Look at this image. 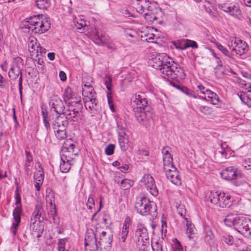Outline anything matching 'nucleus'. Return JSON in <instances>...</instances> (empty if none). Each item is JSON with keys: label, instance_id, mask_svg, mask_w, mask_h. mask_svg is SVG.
<instances>
[{"label": "nucleus", "instance_id": "nucleus-21", "mask_svg": "<svg viewBox=\"0 0 251 251\" xmlns=\"http://www.w3.org/2000/svg\"><path fill=\"white\" fill-rule=\"evenodd\" d=\"M67 118L65 115H59L52 121L53 128L55 129H66L69 125Z\"/></svg>", "mask_w": 251, "mask_h": 251}, {"label": "nucleus", "instance_id": "nucleus-5", "mask_svg": "<svg viewBox=\"0 0 251 251\" xmlns=\"http://www.w3.org/2000/svg\"><path fill=\"white\" fill-rule=\"evenodd\" d=\"M147 106L134 108L133 111L135 117L139 123L144 125H147L151 120L152 113L147 110Z\"/></svg>", "mask_w": 251, "mask_h": 251}, {"label": "nucleus", "instance_id": "nucleus-24", "mask_svg": "<svg viewBox=\"0 0 251 251\" xmlns=\"http://www.w3.org/2000/svg\"><path fill=\"white\" fill-rule=\"evenodd\" d=\"M240 217L241 216L237 214L230 213L226 216V218L224 219V222L227 226L229 227L234 226L236 229V225L238 223Z\"/></svg>", "mask_w": 251, "mask_h": 251}, {"label": "nucleus", "instance_id": "nucleus-42", "mask_svg": "<svg viewBox=\"0 0 251 251\" xmlns=\"http://www.w3.org/2000/svg\"><path fill=\"white\" fill-rule=\"evenodd\" d=\"M55 136L60 140H63L67 137L66 129H55Z\"/></svg>", "mask_w": 251, "mask_h": 251}, {"label": "nucleus", "instance_id": "nucleus-30", "mask_svg": "<svg viewBox=\"0 0 251 251\" xmlns=\"http://www.w3.org/2000/svg\"><path fill=\"white\" fill-rule=\"evenodd\" d=\"M221 193V192L215 191H211L208 194V199L210 200L212 203L217 206L219 201V197Z\"/></svg>", "mask_w": 251, "mask_h": 251}, {"label": "nucleus", "instance_id": "nucleus-37", "mask_svg": "<svg viewBox=\"0 0 251 251\" xmlns=\"http://www.w3.org/2000/svg\"><path fill=\"white\" fill-rule=\"evenodd\" d=\"M40 169L34 174V179L35 181H43L44 178V173L43 169L41 167V165H39Z\"/></svg>", "mask_w": 251, "mask_h": 251}, {"label": "nucleus", "instance_id": "nucleus-18", "mask_svg": "<svg viewBox=\"0 0 251 251\" xmlns=\"http://www.w3.org/2000/svg\"><path fill=\"white\" fill-rule=\"evenodd\" d=\"M198 88L201 94L207 95L208 101H210L212 104L216 105L218 104L219 101V97L215 93L209 89H206L202 84H199Z\"/></svg>", "mask_w": 251, "mask_h": 251}, {"label": "nucleus", "instance_id": "nucleus-12", "mask_svg": "<svg viewBox=\"0 0 251 251\" xmlns=\"http://www.w3.org/2000/svg\"><path fill=\"white\" fill-rule=\"evenodd\" d=\"M50 27V23L49 18H46L43 21L40 19L38 20L37 23L34 26H29L28 29L35 33L42 34L47 30Z\"/></svg>", "mask_w": 251, "mask_h": 251}, {"label": "nucleus", "instance_id": "nucleus-64", "mask_svg": "<svg viewBox=\"0 0 251 251\" xmlns=\"http://www.w3.org/2000/svg\"><path fill=\"white\" fill-rule=\"evenodd\" d=\"M38 219H34V217L33 216V215H32L31 219H30V228L34 230L35 226L34 224H35L36 222L37 221V220Z\"/></svg>", "mask_w": 251, "mask_h": 251}, {"label": "nucleus", "instance_id": "nucleus-3", "mask_svg": "<svg viewBox=\"0 0 251 251\" xmlns=\"http://www.w3.org/2000/svg\"><path fill=\"white\" fill-rule=\"evenodd\" d=\"M15 204L16 207L13 212V219L14 222L12 223L10 231L13 236H15L17 233L19 224L21 222V215L22 213V205L20 195L17 189L15 191Z\"/></svg>", "mask_w": 251, "mask_h": 251}, {"label": "nucleus", "instance_id": "nucleus-11", "mask_svg": "<svg viewBox=\"0 0 251 251\" xmlns=\"http://www.w3.org/2000/svg\"><path fill=\"white\" fill-rule=\"evenodd\" d=\"M49 104L51 109L57 114L63 115L65 110V106L62 100L57 95H53L50 97Z\"/></svg>", "mask_w": 251, "mask_h": 251}, {"label": "nucleus", "instance_id": "nucleus-49", "mask_svg": "<svg viewBox=\"0 0 251 251\" xmlns=\"http://www.w3.org/2000/svg\"><path fill=\"white\" fill-rule=\"evenodd\" d=\"M115 149V145L110 144L105 149V153L107 155H111L113 154Z\"/></svg>", "mask_w": 251, "mask_h": 251}, {"label": "nucleus", "instance_id": "nucleus-28", "mask_svg": "<svg viewBox=\"0 0 251 251\" xmlns=\"http://www.w3.org/2000/svg\"><path fill=\"white\" fill-rule=\"evenodd\" d=\"M84 100V105L86 109L89 108L90 110L94 109L97 106V100L95 96H85Z\"/></svg>", "mask_w": 251, "mask_h": 251}, {"label": "nucleus", "instance_id": "nucleus-26", "mask_svg": "<svg viewBox=\"0 0 251 251\" xmlns=\"http://www.w3.org/2000/svg\"><path fill=\"white\" fill-rule=\"evenodd\" d=\"M32 215L34 219H39L40 217H42V220L46 219V215L44 212L43 204L41 201H38L36 203Z\"/></svg>", "mask_w": 251, "mask_h": 251}, {"label": "nucleus", "instance_id": "nucleus-15", "mask_svg": "<svg viewBox=\"0 0 251 251\" xmlns=\"http://www.w3.org/2000/svg\"><path fill=\"white\" fill-rule=\"evenodd\" d=\"M135 234L138 237L137 244L140 245L142 243L143 245L145 246L149 238L147 229L143 224L139 223L137 225Z\"/></svg>", "mask_w": 251, "mask_h": 251}, {"label": "nucleus", "instance_id": "nucleus-43", "mask_svg": "<svg viewBox=\"0 0 251 251\" xmlns=\"http://www.w3.org/2000/svg\"><path fill=\"white\" fill-rule=\"evenodd\" d=\"M74 162H67L66 161H62L60 165V169L63 173H67L70 169L71 166Z\"/></svg>", "mask_w": 251, "mask_h": 251}, {"label": "nucleus", "instance_id": "nucleus-22", "mask_svg": "<svg viewBox=\"0 0 251 251\" xmlns=\"http://www.w3.org/2000/svg\"><path fill=\"white\" fill-rule=\"evenodd\" d=\"M237 175L236 169L232 166L226 167L221 173L222 177L226 180L234 179L236 178Z\"/></svg>", "mask_w": 251, "mask_h": 251}, {"label": "nucleus", "instance_id": "nucleus-60", "mask_svg": "<svg viewBox=\"0 0 251 251\" xmlns=\"http://www.w3.org/2000/svg\"><path fill=\"white\" fill-rule=\"evenodd\" d=\"M39 19L34 17H31L29 21H28V25H27L28 28L29 27V26H34L37 23L38 20Z\"/></svg>", "mask_w": 251, "mask_h": 251}, {"label": "nucleus", "instance_id": "nucleus-63", "mask_svg": "<svg viewBox=\"0 0 251 251\" xmlns=\"http://www.w3.org/2000/svg\"><path fill=\"white\" fill-rule=\"evenodd\" d=\"M207 229L208 230V231H207L208 233H207V235L205 236V240H211L213 238L214 235L212 234V233L211 232V230L209 229V227H208L207 228H205L206 230Z\"/></svg>", "mask_w": 251, "mask_h": 251}, {"label": "nucleus", "instance_id": "nucleus-36", "mask_svg": "<svg viewBox=\"0 0 251 251\" xmlns=\"http://www.w3.org/2000/svg\"><path fill=\"white\" fill-rule=\"evenodd\" d=\"M36 5L37 7L40 9H47L50 5L49 0H36Z\"/></svg>", "mask_w": 251, "mask_h": 251}, {"label": "nucleus", "instance_id": "nucleus-27", "mask_svg": "<svg viewBox=\"0 0 251 251\" xmlns=\"http://www.w3.org/2000/svg\"><path fill=\"white\" fill-rule=\"evenodd\" d=\"M112 241V235L110 233H107L105 231H100V234H99L97 242L102 244H111Z\"/></svg>", "mask_w": 251, "mask_h": 251}, {"label": "nucleus", "instance_id": "nucleus-14", "mask_svg": "<svg viewBox=\"0 0 251 251\" xmlns=\"http://www.w3.org/2000/svg\"><path fill=\"white\" fill-rule=\"evenodd\" d=\"M141 182L146 186L150 193L153 196H157L158 189L155 185L153 178L150 175H145L141 180Z\"/></svg>", "mask_w": 251, "mask_h": 251}, {"label": "nucleus", "instance_id": "nucleus-48", "mask_svg": "<svg viewBox=\"0 0 251 251\" xmlns=\"http://www.w3.org/2000/svg\"><path fill=\"white\" fill-rule=\"evenodd\" d=\"M217 48L223 54L226 56L231 58L232 55L221 44H217Z\"/></svg>", "mask_w": 251, "mask_h": 251}, {"label": "nucleus", "instance_id": "nucleus-56", "mask_svg": "<svg viewBox=\"0 0 251 251\" xmlns=\"http://www.w3.org/2000/svg\"><path fill=\"white\" fill-rule=\"evenodd\" d=\"M125 137L124 136H119V143L120 148L122 151H125L126 149L125 143Z\"/></svg>", "mask_w": 251, "mask_h": 251}, {"label": "nucleus", "instance_id": "nucleus-8", "mask_svg": "<svg viewBox=\"0 0 251 251\" xmlns=\"http://www.w3.org/2000/svg\"><path fill=\"white\" fill-rule=\"evenodd\" d=\"M163 170L167 178L172 183L176 186H180L181 184V177L174 165H172L171 167H166V168H163Z\"/></svg>", "mask_w": 251, "mask_h": 251}, {"label": "nucleus", "instance_id": "nucleus-35", "mask_svg": "<svg viewBox=\"0 0 251 251\" xmlns=\"http://www.w3.org/2000/svg\"><path fill=\"white\" fill-rule=\"evenodd\" d=\"M46 202L49 205H53L54 203L55 196L54 194L51 189H49L47 192L46 196Z\"/></svg>", "mask_w": 251, "mask_h": 251}, {"label": "nucleus", "instance_id": "nucleus-59", "mask_svg": "<svg viewBox=\"0 0 251 251\" xmlns=\"http://www.w3.org/2000/svg\"><path fill=\"white\" fill-rule=\"evenodd\" d=\"M219 7L223 11L226 12H229L230 14L233 9V6H228L226 4H224V5H220Z\"/></svg>", "mask_w": 251, "mask_h": 251}, {"label": "nucleus", "instance_id": "nucleus-2", "mask_svg": "<svg viewBox=\"0 0 251 251\" xmlns=\"http://www.w3.org/2000/svg\"><path fill=\"white\" fill-rule=\"evenodd\" d=\"M67 109L65 110L63 115H65L68 120L74 122H80L83 117L82 109V104L81 102H68Z\"/></svg>", "mask_w": 251, "mask_h": 251}, {"label": "nucleus", "instance_id": "nucleus-58", "mask_svg": "<svg viewBox=\"0 0 251 251\" xmlns=\"http://www.w3.org/2000/svg\"><path fill=\"white\" fill-rule=\"evenodd\" d=\"M244 168L247 170L251 169V159L248 158L246 159L243 162V164Z\"/></svg>", "mask_w": 251, "mask_h": 251}, {"label": "nucleus", "instance_id": "nucleus-34", "mask_svg": "<svg viewBox=\"0 0 251 251\" xmlns=\"http://www.w3.org/2000/svg\"><path fill=\"white\" fill-rule=\"evenodd\" d=\"M161 53H159L156 55L154 58H152L151 64L152 67L156 70L160 71L161 69Z\"/></svg>", "mask_w": 251, "mask_h": 251}, {"label": "nucleus", "instance_id": "nucleus-9", "mask_svg": "<svg viewBox=\"0 0 251 251\" xmlns=\"http://www.w3.org/2000/svg\"><path fill=\"white\" fill-rule=\"evenodd\" d=\"M169 78L179 81L185 78V74L182 68L176 63H174L165 75Z\"/></svg>", "mask_w": 251, "mask_h": 251}, {"label": "nucleus", "instance_id": "nucleus-16", "mask_svg": "<svg viewBox=\"0 0 251 251\" xmlns=\"http://www.w3.org/2000/svg\"><path fill=\"white\" fill-rule=\"evenodd\" d=\"M133 109L135 107L147 106L148 101L144 93L140 92L133 95L130 100Z\"/></svg>", "mask_w": 251, "mask_h": 251}, {"label": "nucleus", "instance_id": "nucleus-17", "mask_svg": "<svg viewBox=\"0 0 251 251\" xmlns=\"http://www.w3.org/2000/svg\"><path fill=\"white\" fill-rule=\"evenodd\" d=\"M160 12V9L156 7L154 3H151L143 14L147 21L153 22L157 20L158 16L157 15Z\"/></svg>", "mask_w": 251, "mask_h": 251}, {"label": "nucleus", "instance_id": "nucleus-62", "mask_svg": "<svg viewBox=\"0 0 251 251\" xmlns=\"http://www.w3.org/2000/svg\"><path fill=\"white\" fill-rule=\"evenodd\" d=\"M126 180V178H122V179H121V177L120 176H119L118 177H116V181L118 183V184H120L122 186V187L123 188V189L124 190H125V189H124V187H125V186L124 185V184H125V181Z\"/></svg>", "mask_w": 251, "mask_h": 251}, {"label": "nucleus", "instance_id": "nucleus-33", "mask_svg": "<svg viewBox=\"0 0 251 251\" xmlns=\"http://www.w3.org/2000/svg\"><path fill=\"white\" fill-rule=\"evenodd\" d=\"M130 37L132 40L128 39L129 41L133 44H136L138 41V33L135 30L126 28V38Z\"/></svg>", "mask_w": 251, "mask_h": 251}, {"label": "nucleus", "instance_id": "nucleus-10", "mask_svg": "<svg viewBox=\"0 0 251 251\" xmlns=\"http://www.w3.org/2000/svg\"><path fill=\"white\" fill-rule=\"evenodd\" d=\"M100 234V231H99L97 228H96L95 233H94L92 230L87 231L85 237V246L86 250H90V249H94V247H96L98 235Z\"/></svg>", "mask_w": 251, "mask_h": 251}, {"label": "nucleus", "instance_id": "nucleus-52", "mask_svg": "<svg viewBox=\"0 0 251 251\" xmlns=\"http://www.w3.org/2000/svg\"><path fill=\"white\" fill-rule=\"evenodd\" d=\"M200 109L201 112L207 115L211 114L212 112V109L207 106H201Z\"/></svg>", "mask_w": 251, "mask_h": 251}, {"label": "nucleus", "instance_id": "nucleus-41", "mask_svg": "<svg viewBox=\"0 0 251 251\" xmlns=\"http://www.w3.org/2000/svg\"><path fill=\"white\" fill-rule=\"evenodd\" d=\"M82 93L83 94H84V93L86 94V96H95V94L94 89L91 84H85L83 88Z\"/></svg>", "mask_w": 251, "mask_h": 251}, {"label": "nucleus", "instance_id": "nucleus-51", "mask_svg": "<svg viewBox=\"0 0 251 251\" xmlns=\"http://www.w3.org/2000/svg\"><path fill=\"white\" fill-rule=\"evenodd\" d=\"M25 155L26 161L25 163V166L26 168V170H27V168L30 166V164L32 161L33 159L31 153L27 151H25Z\"/></svg>", "mask_w": 251, "mask_h": 251}, {"label": "nucleus", "instance_id": "nucleus-50", "mask_svg": "<svg viewBox=\"0 0 251 251\" xmlns=\"http://www.w3.org/2000/svg\"><path fill=\"white\" fill-rule=\"evenodd\" d=\"M222 240L228 245H231L233 243V237L229 235H225L222 237Z\"/></svg>", "mask_w": 251, "mask_h": 251}, {"label": "nucleus", "instance_id": "nucleus-6", "mask_svg": "<svg viewBox=\"0 0 251 251\" xmlns=\"http://www.w3.org/2000/svg\"><path fill=\"white\" fill-rule=\"evenodd\" d=\"M228 47L236 54L241 55L247 50L248 46L247 44L239 39L232 38L228 42Z\"/></svg>", "mask_w": 251, "mask_h": 251}, {"label": "nucleus", "instance_id": "nucleus-1", "mask_svg": "<svg viewBox=\"0 0 251 251\" xmlns=\"http://www.w3.org/2000/svg\"><path fill=\"white\" fill-rule=\"evenodd\" d=\"M135 207L137 211L142 215L150 214L152 217L156 216V207L155 204L143 196L136 198Z\"/></svg>", "mask_w": 251, "mask_h": 251}, {"label": "nucleus", "instance_id": "nucleus-39", "mask_svg": "<svg viewBox=\"0 0 251 251\" xmlns=\"http://www.w3.org/2000/svg\"><path fill=\"white\" fill-rule=\"evenodd\" d=\"M187 39H181L176 42H175L174 45L176 49L184 50L187 49Z\"/></svg>", "mask_w": 251, "mask_h": 251}, {"label": "nucleus", "instance_id": "nucleus-13", "mask_svg": "<svg viewBox=\"0 0 251 251\" xmlns=\"http://www.w3.org/2000/svg\"><path fill=\"white\" fill-rule=\"evenodd\" d=\"M129 5L140 14H143L151 4L148 0H127Z\"/></svg>", "mask_w": 251, "mask_h": 251}, {"label": "nucleus", "instance_id": "nucleus-31", "mask_svg": "<svg viewBox=\"0 0 251 251\" xmlns=\"http://www.w3.org/2000/svg\"><path fill=\"white\" fill-rule=\"evenodd\" d=\"M20 74L22 76V73L18 66L11 68L8 72V76L11 79H16Z\"/></svg>", "mask_w": 251, "mask_h": 251}, {"label": "nucleus", "instance_id": "nucleus-55", "mask_svg": "<svg viewBox=\"0 0 251 251\" xmlns=\"http://www.w3.org/2000/svg\"><path fill=\"white\" fill-rule=\"evenodd\" d=\"M187 49L188 48H192V49H197L198 46L196 42L191 40L187 39Z\"/></svg>", "mask_w": 251, "mask_h": 251}, {"label": "nucleus", "instance_id": "nucleus-40", "mask_svg": "<svg viewBox=\"0 0 251 251\" xmlns=\"http://www.w3.org/2000/svg\"><path fill=\"white\" fill-rule=\"evenodd\" d=\"M185 221H186V225L187 226L186 233L188 234V237L190 239L192 238L191 235L194 233V230L193 228L194 225L192 224L191 222L189 221L187 218H185Z\"/></svg>", "mask_w": 251, "mask_h": 251}, {"label": "nucleus", "instance_id": "nucleus-47", "mask_svg": "<svg viewBox=\"0 0 251 251\" xmlns=\"http://www.w3.org/2000/svg\"><path fill=\"white\" fill-rule=\"evenodd\" d=\"M104 84L108 91H111L112 88V78L108 75H105L103 79Z\"/></svg>", "mask_w": 251, "mask_h": 251}, {"label": "nucleus", "instance_id": "nucleus-23", "mask_svg": "<svg viewBox=\"0 0 251 251\" xmlns=\"http://www.w3.org/2000/svg\"><path fill=\"white\" fill-rule=\"evenodd\" d=\"M219 201L217 206L221 208L229 207L232 205V201L231 197L224 193H221Z\"/></svg>", "mask_w": 251, "mask_h": 251}, {"label": "nucleus", "instance_id": "nucleus-19", "mask_svg": "<svg viewBox=\"0 0 251 251\" xmlns=\"http://www.w3.org/2000/svg\"><path fill=\"white\" fill-rule=\"evenodd\" d=\"M64 101L67 105L68 102H76V103L81 102V98L79 96H76L75 94L73 93L72 89L68 87L64 91L63 95Z\"/></svg>", "mask_w": 251, "mask_h": 251}, {"label": "nucleus", "instance_id": "nucleus-20", "mask_svg": "<svg viewBox=\"0 0 251 251\" xmlns=\"http://www.w3.org/2000/svg\"><path fill=\"white\" fill-rule=\"evenodd\" d=\"M161 73L165 75L175 62L165 53H161Z\"/></svg>", "mask_w": 251, "mask_h": 251}, {"label": "nucleus", "instance_id": "nucleus-54", "mask_svg": "<svg viewBox=\"0 0 251 251\" xmlns=\"http://www.w3.org/2000/svg\"><path fill=\"white\" fill-rule=\"evenodd\" d=\"M152 249L153 251H162V246L159 242H156L152 244Z\"/></svg>", "mask_w": 251, "mask_h": 251}, {"label": "nucleus", "instance_id": "nucleus-38", "mask_svg": "<svg viewBox=\"0 0 251 251\" xmlns=\"http://www.w3.org/2000/svg\"><path fill=\"white\" fill-rule=\"evenodd\" d=\"M170 83L173 86H174V87H176L177 89L181 90L186 95L189 96H192L194 98H196V97L194 95H192V91L188 89L187 87H181L179 85L175 84L174 82H170Z\"/></svg>", "mask_w": 251, "mask_h": 251}, {"label": "nucleus", "instance_id": "nucleus-32", "mask_svg": "<svg viewBox=\"0 0 251 251\" xmlns=\"http://www.w3.org/2000/svg\"><path fill=\"white\" fill-rule=\"evenodd\" d=\"M111 245L108 244H102L97 242L96 247L94 249H90V251H109L111 248Z\"/></svg>", "mask_w": 251, "mask_h": 251}, {"label": "nucleus", "instance_id": "nucleus-7", "mask_svg": "<svg viewBox=\"0 0 251 251\" xmlns=\"http://www.w3.org/2000/svg\"><path fill=\"white\" fill-rule=\"evenodd\" d=\"M235 229L241 234L251 235V220L241 216L236 225Z\"/></svg>", "mask_w": 251, "mask_h": 251}, {"label": "nucleus", "instance_id": "nucleus-57", "mask_svg": "<svg viewBox=\"0 0 251 251\" xmlns=\"http://www.w3.org/2000/svg\"><path fill=\"white\" fill-rule=\"evenodd\" d=\"M96 43L98 45H102L105 43V40L102 35L100 37L98 33L97 37L96 38Z\"/></svg>", "mask_w": 251, "mask_h": 251}, {"label": "nucleus", "instance_id": "nucleus-61", "mask_svg": "<svg viewBox=\"0 0 251 251\" xmlns=\"http://www.w3.org/2000/svg\"><path fill=\"white\" fill-rule=\"evenodd\" d=\"M37 57L39 56V53L41 54V56H43L44 54L46 53V50L45 49L43 48L42 47H41L40 45L38 47V49H37Z\"/></svg>", "mask_w": 251, "mask_h": 251}, {"label": "nucleus", "instance_id": "nucleus-4", "mask_svg": "<svg viewBox=\"0 0 251 251\" xmlns=\"http://www.w3.org/2000/svg\"><path fill=\"white\" fill-rule=\"evenodd\" d=\"M75 145L74 144H68L64 142L60 151L61 160L67 162H74L75 156L77 153L75 151Z\"/></svg>", "mask_w": 251, "mask_h": 251}, {"label": "nucleus", "instance_id": "nucleus-29", "mask_svg": "<svg viewBox=\"0 0 251 251\" xmlns=\"http://www.w3.org/2000/svg\"><path fill=\"white\" fill-rule=\"evenodd\" d=\"M42 115L43 120L44 126L47 130L50 129V124L49 121L50 120V116L49 117L48 111L47 108L44 105L41 106Z\"/></svg>", "mask_w": 251, "mask_h": 251}, {"label": "nucleus", "instance_id": "nucleus-53", "mask_svg": "<svg viewBox=\"0 0 251 251\" xmlns=\"http://www.w3.org/2000/svg\"><path fill=\"white\" fill-rule=\"evenodd\" d=\"M75 23L76 27L80 30H81L83 27H85L86 25L85 21L83 20H81L80 22H75Z\"/></svg>", "mask_w": 251, "mask_h": 251}, {"label": "nucleus", "instance_id": "nucleus-46", "mask_svg": "<svg viewBox=\"0 0 251 251\" xmlns=\"http://www.w3.org/2000/svg\"><path fill=\"white\" fill-rule=\"evenodd\" d=\"M163 164V168H166V167H171L172 165H174L172 156L171 155H164Z\"/></svg>", "mask_w": 251, "mask_h": 251}, {"label": "nucleus", "instance_id": "nucleus-44", "mask_svg": "<svg viewBox=\"0 0 251 251\" xmlns=\"http://www.w3.org/2000/svg\"><path fill=\"white\" fill-rule=\"evenodd\" d=\"M47 208L49 216L52 218L53 220H54V218L56 216L57 213L55 204H54V205L50 206L47 204Z\"/></svg>", "mask_w": 251, "mask_h": 251}, {"label": "nucleus", "instance_id": "nucleus-25", "mask_svg": "<svg viewBox=\"0 0 251 251\" xmlns=\"http://www.w3.org/2000/svg\"><path fill=\"white\" fill-rule=\"evenodd\" d=\"M40 44L38 42L36 38L34 37H30L28 39V50L30 52L32 56L37 57V49L40 46Z\"/></svg>", "mask_w": 251, "mask_h": 251}, {"label": "nucleus", "instance_id": "nucleus-45", "mask_svg": "<svg viewBox=\"0 0 251 251\" xmlns=\"http://www.w3.org/2000/svg\"><path fill=\"white\" fill-rule=\"evenodd\" d=\"M230 14L232 16L239 20L241 19L242 17L241 10L238 7L235 6H233V9Z\"/></svg>", "mask_w": 251, "mask_h": 251}]
</instances>
